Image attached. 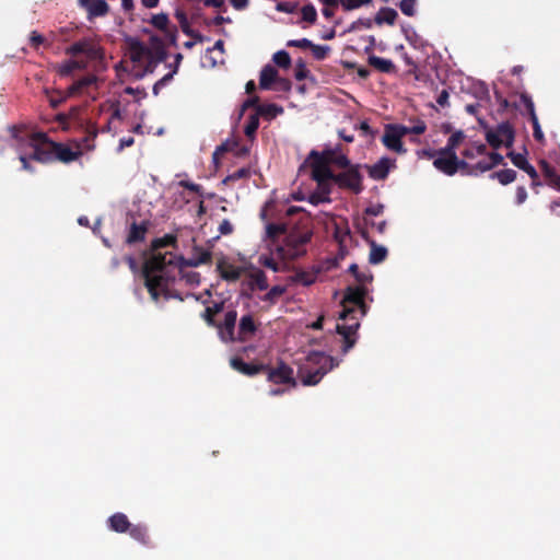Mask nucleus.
Here are the masks:
<instances>
[{
	"mask_svg": "<svg viewBox=\"0 0 560 560\" xmlns=\"http://www.w3.org/2000/svg\"><path fill=\"white\" fill-rule=\"evenodd\" d=\"M212 253L202 246L195 245L189 258L183 256H175L172 253L154 254L143 262L142 277L144 278V285L148 289L153 301L158 302L161 292H165L168 287L167 279L162 272L172 265L178 267H198L203 264L211 262Z\"/></svg>",
	"mask_w": 560,
	"mask_h": 560,
	"instance_id": "obj_1",
	"label": "nucleus"
},
{
	"mask_svg": "<svg viewBox=\"0 0 560 560\" xmlns=\"http://www.w3.org/2000/svg\"><path fill=\"white\" fill-rule=\"evenodd\" d=\"M368 289L365 285H349L341 301L342 311L339 319L345 320V324H337L336 331L341 336V352L348 353L357 343V331L360 327L359 319L355 314L360 311L361 316H365L368 305L364 302Z\"/></svg>",
	"mask_w": 560,
	"mask_h": 560,
	"instance_id": "obj_2",
	"label": "nucleus"
},
{
	"mask_svg": "<svg viewBox=\"0 0 560 560\" xmlns=\"http://www.w3.org/2000/svg\"><path fill=\"white\" fill-rule=\"evenodd\" d=\"M340 364V360L324 352L312 351L299 368V378L304 386L317 385L322 378Z\"/></svg>",
	"mask_w": 560,
	"mask_h": 560,
	"instance_id": "obj_3",
	"label": "nucleus"
},
{
	"mask_svg": "<svg viewBox=\"0 0 560 560\" xmlns=\"http://www.w3.org/2000/svg\"><path fill=\"white\" fill-rule=\"evenodd\" d=\"M98 130L95 124H90L86 127L84 137L77 142V150H72L62 143L52 142L54 161L58 160L63 163H70L78 160L82 155V150H93L94 141L97 137Z\"/></svg>",
	"mask_w": 560,
	"mask_h": 560,
	"instance_id": "obj_4",
	"label": "nucleus"
},
{
	"mask_svg": "<svg viewBox=\"0 0 560 560\" xmlns=\"http://www.w3.org/2000/svg\"><path fill=\"white\" fill-rule=\"evenodd\" d=\"M311 231H294L285 236V242L282 247L278 248L279 254L283 258L296 259L306 253L305 245L311 241Z\"/></svg>",
	"mask_w": 560,
	"mask_h": 560,
	"instance_id": "obj_5",
	"label": "nucleus"
},
{
	"mask_svg": "<svg viewBox=\"0 0 560 560\" xmlns=\"http://www.w3.org/2000/svg\"><path fill=\"white\" fill-rule=\"evenodd\" d=\"M325 154H331V151H324L322 154L317 151L310 153L312 178L317 183V186L330 185L335 182L336 174L330 170V160Z\"/></svg>",
	"mask_w": 560,
	"mask_h": 560,
	"instance_id": "obj_6",
	"label": "nucleus"
},
{
	"mask_svg": "<svg viewBox=\"0 0 560 560\" xmlns=\"http://www.w3.org/2000/svg\"><path fill=\"white\" fill-rule=\"evenodd\" d=\"M32 152L30 159L40 163L54 161L52 141L48 140L45 133H34L30 140Z\"/></svg>",
	"mask_w": 560,
	"mask_h": 560,
	"instance_id": "obj_7",
	"label": "nucleus"
},
{
	"mask_svg": "<svg viewBox=\"0 0 560 560\" xmlns=\"http://www.w3.org/2000/svg\"><path fill=\"white\" fill-rule=\"evenodd\" d=\"M406 135V126L398 124H388L385 125L382 142L388 150L394 151L398 154H405L407 150L404 147L401 139Z\"/></svg>",
	"mask_w": 560,
	"mask_h": 560,
	"instance_id": "obj_8",
	"label": "nucleus"
},
{
	"mask_svg": "<svg viewBox=\"0 0 560 560\" xmlns=\"http://www.w3.org/2000/svg\"><path fill=\"white\" fill-rule=\"evenodd\" d=\"M486 140L493 149H499L502 145L511 148L514 141L513 127L508 121L501 122L495 129H489L486 132Z\"/></svg>",
	"mask_w": 560,
	"mask_h": 560,
	"instance_id": "obj_9",
	"label": "nucleus"
},
{
	"mask_svg": "<svg viewBox=\"0 0 560 560\" xmlns=\"http://www.w3.org/2000/svg\"><path fill=\"white\" fill-rule=\"evenodd\" d=\"M362 175L359 171V165L351 166L341 173L336 174L335 184L341 189H349L354 194H360L363 190Z\"/></svg>",
	"mask_w": 560,
	"mask_h": 560,
	"instance_id": "obj_10",
	"label": "nucleus"
},
{
	"mask_svg": "<svg viewBox=\"0 0 560 560\" xmlns=\"http://www.w3.org/2000/svg\"><path fill=\"white\" fill-rule=\"evenodd\" d=\"M267 375V380L275 384H289L293 387L296 386V380L293 376V369L285 364L283 361H279L276 368L266 365L262 371Z\"/></svg>",
	"mask_w": 560,
	"mask_h": 560,
	"instance_id": "obj_11",
	"label": "nucleus"
},
{
	"mask_svg": "<svg viewBox=\"0 0 560 560\" xmlns=\"http://www.w3.org/2000/svg\"><path fill=\"white\" fill-rule=\"evenodd\" d=\"M237 320L236 310H230L224 315L222 323H217L215 328L219 329L220 336L224 341H235V325Z\"/></svg>",
	"mask_w": 560,
	"mask_h": 560,
	"instance_id": "obj_12",
	"label": "nucleus"
},
{
	"mask_svg": "<svg viewBox=\"0 0 560 560\" xmlns=\"http://www.w3.org/2000/svg\"><path fill=\"white\" fill-rule=\"evenodd\" d=\"M217 271L223 280L234 282L241 278L244 269L231 264L224 256H222L217 260Z\"/></svg>",
	"mask_w": 560,
	"mask_h": 560,
	"instance_id": "obj_13",
	"label": "nucleus"
},
{
	"mask_svg": "<svg viewBox=\"0 0 560 560\" xmlns=\"http://www.w3.org/2000/svg\"><path fill=\"white\" fill-rule=\"evenodd\" d=\"M79 5L86 11L89 21L105 16L109 12V5L105 0H79Z\"/></svg>",
	"mask_w": 560,
	"mask_h": 560,
	"instance_id": "obj_14",
	"label": "nucleus"
},
{
	"mask_svg": "<svg viewBox=\"0 0 560 560\" xmlns=\"http://www.w3.org/2000/svg\"><path fill=\"white\" fill-rule=\"evenodd\" d=\"M395 166V160L389 158H382L375 164L368 167L369 176L375 180H384L390 171Z\"/></svg>",
	"mask_w": 560,
	"mask_h": 560,
	"instance_id": "obj_15",
	"label": "nucleus"
},
{
	"mask_svg": "<svg viewBox=\"0 0 560 560\" xmlns=\"http://www.w3.org/2000/svg\"><path fill=\"white\" fill-rule=\"evenodd\" d=\"M230 365L233 370L246 376L257 375L258 373H261L266 369V365L262 363H246L240 357L231 358Z\"/></svg>",
	"mask_w": 560,
	"mask_h": 560,
	"instance_id": "obj_16",
	"label": "nucleus"
},
{
	"mask_svg": "<svg viewBox=\"0 0 560 560\" xmlns=\"http://www.w3.org/2000/svg\"><path fill=\"white\" fill-rule=\"evenodd\" d=\"M257 325L250 314L241 317L238 323L237 336L235 340L245 342L249 340L256 332Z\"/></svg>",
	"mask_w": 560,
	"mask_h": 560,
	"instance_id": "obj_17",
	"label": "nucleus"
},
{
	"mask_svg": "<svg viewBox=\"0 0 560 560\" xmlns=\"http://www.w3.org/2000/svg\"><path fill=\"white\" fill-rule=\"evenodd\" d=\"M66 52L71 56L85 54L90 58H96L100 55V49L91 40L82 39L68 47Z\"/></svg>",
	"mask_w": 560,
	"mask_h": 560,
	"instance_id": "obj_18",
	"label": "nucleus"
},
{
	"mask_svg": "<svg viewBox=\"0 0 560 560\" xmlns=\"http://www.w3.org/2000/svg\"><path fill=\"white\" fill-rule=\"evenodd\" d=\"M149 229V221H142L141 223L132 222L126 237V243L132 245L136 243L143 242Z\"/></svg>",
	"mask_w": 560,
	"mask_h": 560,
	"instance_id": "obj_19",
	"label": "nucleus"
},
{
	"mask_svg": "<svg viewBox=\"0 0 560 560\" xmlns=\"http://www.w3.org/2000/svg\"><path fill=\"white\" fill-rule=\"evenodd\" d=\"M152 56H151V52L150 50L141 43L137 42L135 43L132 46H131V50H130V59L133 61V62H143L144 59H149V62L145 67V71H150L152 72V60H151Z\"/></svg>",
	"mask_w": 560,
	"mask_h": 560,
	"instance_id": "obj_20",
	"label": "nucleus"
},
{
	"mask_svg": "<svg viewBox=\"0 0 560 560\" xmlns=\"http://www.w3.org/2000/svg\"><path fill=\"white\" fill-rule=\"evenodd\" d=\"M539 166L542 173V176L545 177L546 184L556 189L557 191H560V175L557 173L553 166H551L547 161L541 160L539 162Z\"/></svg>",
	"mask_w": 560,
	"mask_h": 560,
	"instance_id": "obj_21",
	"label": "nucleus"
},
{
	"mask_svg": "<svg viewBox=\"0 0 560 560\" xmlns=\"http://www.w3.org/2000/svg\"><path fill=\"white\" fill-rule=\"evenodd\" d=\"M107 525L110 530L116 533H127L131 523L126 514L117 512L108 517Z\"/></svg>",
	"mask_w": 560,
	"mask_h": 560,
	"instance_id": "obj_22",
	"label": "nucleus"
},
{
	"mask_svg": "<svg viewBox=\"0 0 560 560\" xmlns=\"http://www.w3.org/2000/svg\"><path fill=\"white\" fill-rule=\"evenodd\" d=\"M433 166L441 173L453 176L457 173L456 159L438 156L433 160Z\"/></svg>",
	"mask_w": 560,
	"mask_h": 560,
	"instance_id": "obj_23",
	"label": "nucleus"
},
{
	"mask_svg": "<svg viewBox=\"0 0 560 560\" xmlns=\"http://www.w3.org/2000/svg\"><path fill=\"white\" fill-rule=\"evenodd\" d=\"M248 282H247V285L248 288L254 291L256 289L260 290V291H265L268 289V280H267V276L266 273L260 270V269H257L253 272H250L248 275Z\"/></svg>",
	"mask_w": 560,
	"mask_h": 560,
	"instance_id": "obj_24",
	"label": "nucleus"
},
{
	"mask_svg": "<svg viewBox=\"0 0 560 560\" xmlns=\"http://www.w3.org/2000/svg\"><path fill=\"white\" fill-rule=\"evenodd\" d=\"M301 20L298 22L302 26V28H307L311 25H314L317 21V11L312 3L304 4L300 9Z\"/></svg>",
	"mask_w": 560,
	"mask_h": 560,
	"instance_id": "obj_25",
	"label": "nucleus"
},
{
	"mask_svg": "<svg viewBox=\"0 0 560 560\" xmlns=\"http://www.w3.org/2000/svg\"><path fill=\"white\" fill-rule=\"evenodd\" d=\"M278 80V71L275 67L267 65L260 71L259 86L262 90L270 89L271 84Z\"/></svg>",
	"mask_w": 560,
	"mask_h": 560,
	"instance_id": "obj_26",
	"label": "nucleus"
},
{
	"mask_svg": "<svg viewBox=\"0 0 560 560\" xmlns=\"http://www.w3.org/2000/svg\"><path fill=\"white\" fill-rule=\"evenodd\" d=\"M397 16H398V13L395 9L388 8V7L381 8L374 18V23L377 25H382V24L394 25Z\"/></svg>",
	"mask_w": 560,
	"mask_h": 560,
	"instance_id": "obj_27",
	"label": "nucleus"
},
{
	"mask_svg": "<svg viewBox=\"0 0 560 560\" xmlns=\"http://www.w3.org/2000/svg\"><path fill=\"white\" fill-rule=\"evenodd\" d=\"M96 83V77L94 74L85 75L75 82H73L67 90L68 95L74 96L83 92L90 85Z\"/></svg>",
	"mask_w": 560,
	"mask_h": 560,
	"instance_id": "obj_28",
	"label": "nucleus"
},
{
	"mask_svg": "<svg viewBox=\"0 0 560 560\" xmlns=\"http://www.w3.org/2000/svg\"><path fill=\"white\" fill-rule=\"evenodd\" d=\"M130 535V537L138 542H140L143 546L150 545V536L148 534V528L145 525L142 524H136L130 525L129 529L127 530Z\"/></svg>",
	"mask_w": 560,
	"mask_h": 560,
	"instance_id": "obj_29",
	"label": "nucleus"
},
{
	"mask_svg": "<svg viewBox=\"0 0 560 560\" xmlns=\"http://www.w3.org/2000/svg\"><path fill=\"white\" fill-rule=\"evenodd\" d=\"M331 185L317 186V189L308 196V202L318 206L319 203L330 202L329 195Z\"/></svg>",
	"mask_w": 560,
	"mask_h": 560,
	"instance_id": "obj_30",
	"label": "nucleus"
},
{
	"mask_svg": "<svg viewBox=\"0 0 560 560\" xmlns=\"http://www.w3.org/2000/svg\"><path fill=\"white\" fill-rule=\"evenodd\" d=\"M368 62L370 66L383 73H390L395 70V65L389 59L372 55L369 57Z\"/></svg>",
	"mask_w": 560,
	"mask_h": 560,
	"instance_id": "obj_31",
	"label": "nucleus"
},
{
	"mask_svg": "<svg viewBox=\"0 0 560 560\" xmlns=\"http://www.w3.org/2000/svg\"><path fill=\"white\" fill-rule=\"evenodd\" d=\"M259 117H264L268 120L276 118L278 115L283 113V108L277 104H260L257 105L255 112Z\"/></svg>",
	"mask_w": 560,
	"mask_h": 560,
	"instance_id": "obj_32",
	"label": "nucleus"
},
{
	"mask_svg": "<svg viewBox=\"0 0 560 560\" xmlns=\"http://www.w3.org/2000/svg\"><path fill=\"white\" fill-rule=\"evenodd\" d=\"M224 310V302H217L212 306H207L201 314L202 319L207 323L208 326H217V320L214 316L221 313Z\"/></svg>",
	"mask_w": 560,
	"mask_h": 560,
	"instance_id": "obj_33",
	"label": "nucleus"
},
{
	"mask_svg": "<svg viewBox=\"0 0 560 560\" xmlns=\"http://www.w3.org/2000/svg\"><path fill=\"white\" fill-rule=\"evenodd\" d=\"M86 63L80 60H68L65 63L58 66L57 72L60 77H69L73 73L74 70H83L85 69Z\"/></svg>",
	"mask_w": 560,
	"mask_h": 560,
	"instance_id": "obj_34",
	"label": "nucleus"
},
{
	"mask_svg": "<svg viewBox=\"0 0 560 560\" xmlns=\"http://www.w3.org/2000/svg\"><path fill=\"white\" fill-rule=\"evenodd\" d=\"M371 252L369 256V261L373 265H377L383 262L387 257V248L381 245H377L374 241H370Z\"/></svg>",
	"mask_w": 560,
	"mask_h": 560,
	"instance_id": "obj_35",
	"label": "nucleus"
},
{
	"mask_svg": "<svg viewBox=\"0 0 560 560\" xmlns=\"http://www.w3.org/2000/svg\"><path fill=\"white\" fill-rule=\"evenodd\" d=\"M177 244V237L173 234H165L163 237L154 238L151 243V249L154 254H158L156 252L164 247H176Z\"/></svg>",
	"mask_w": 560,
	"mask_h": 560,
	"instance_id": "obj_36",
	"label": "nucleus"
},
{
	"mask_svg": "<svg viewBox=\"0 0 560 560\" xmlns=\"http://www.w3.org/2000/svg\"><path fill=\"white\" fill-rule=\"evenodd\" d=\"M517 173L512 168H505L490 174V178L498 179L501 185H509L516 179Z\"/></svg>",
	"mask_w": 560,
	"mask_h": 560,
	"instance_id": "obj_37",
	"label": "nucleus"
},
{
	"mask_svg": "<svg viewBox=\"0 0 560 560\" xmlns=\"http://www.w3.org/2000/svg\"><path fill=\"white\" fill-rule=\"evenodd\" d=\"M258 127H259V116L256 113L250 114L248 116L246 125L244 127V133L250 141H253L255 139L256 131H257Z\"/></svg>",
	"mask_w": 560,
	"mask_h": 560,
	"instance_id": "obj_38",
	"label": "nucleus"
},
{
	"mask_svg": "<svg viewBox=\"0 0 560 560\" xmlns=\"http://www.w3.org/2000/svg\"><path fill=\"white\" fill-rule=\"evenodd\" d=\"M316 273L301 270L291 277V281L302 283L303 285H311L316 281Z\"/></svg>",
	"mask_w": 560,
	"mask_h": 560,
	"instance_id": "obj_39",
	"label": "nucleus"
},
{
	"mask_svg": "<svg viewBox=\"0 0 560 560\" xmlns=\"http://www.w3.org/2000/svg\"><path fill=\"white\" fill-rule=\"evenodd\" d=\"M349 272L355 278V280L360 283V285H364L373 280V276L371 272H361L357 264H352L349 266Z\"/></svg>",
	"mask_w": 560,
	"mask_h": 560,
	"instance_id": "obj_40",
	"label": "nucleus"
},
{
	"mask_svg": "<svg viewBox=\"0 0 560 560\" xmlns=\"http://www.w3.org/2000/svg\"><path fill=\"white\" fill-rule=\"evenodd\" d=\"M487 153V145L483 143L472 144L463 151V156L466 159H475Z\"/></svg>",
	"mask_w": 560,
	"mask_h": 560,
	"instance_id": "obj_41",
	"label": "nucleus"
},
{
	"mask_svg": "<svg viewBox=\"0 0 560 560\" xmlns=\"http://www.w3.org/2000/svg\"><path fill=\"white\" fill-rule=\"evenodd\" d=\"M287 291V288L283 287V285H273L272 288L269 289V291L265 294V296L262 298V300L265 302H269L271 304H275L277 302V300L283 295Z\"/></svg>",
	"mask_w": 560,
	"mask_h": 560,
	"instance_id": "obj_42",
	"label": "nucleus"
},
{
	"mask_svg": "<svg viewBox=\"0 0 560 560\" xmlns=\"http://www.w3.org/2000/svg\"><path fill=\"white\" fill-rule=\"evenodd\" d=\"M285 232V224L269 223L266 226V235L271 241H275L278 236L284 234Z\"/></svg>",
	"mask_w": 560,
	"mask_h": 560,
	"instance_id": "obj_43",
	"label": "nucleus"
},
{
	"mask_svg": "<svg viewBox=\"0 0 560 560\" xmlns=\"http://www.w3.org/2000/svg\"><path fill=\"white\" fill-rule=\"evenodd\" d=\"M273 62L283 69H288L291 67V57L288 51L279 50L272 57Z\"/></svg>",
	"mask_w": 560,
	"mask_h": 560,
	"instance_id": "obj_44",
	"label": "nucleus"
},
{
	"mask_svg": "<svg viewBox=\"0 0 560 560\" xmlns=\"http://www.w3.org/2000/svg\"><path fill=\"white\" fill-rule=\"evenodd\" d=\"M151 24L162 31V32H165L170 28L168 24H170V20H168V16L167 14L165 13H159V14H154L151 19Z\"/></svg>",
	"mask_w": 560,
	"mask_h": 560,
	"instance_id": "obj_45",
	"label": "nucleus"
},
{
	"mask_svg": "<svg viewBox=\"0 0 560 560\" xmlns=\"http://www.w3.org/2000/svg\"><path fill=\"white\" fill-rule=\"evenodd\" d=\"M69 97H71V95H68V90L65 92L56 90L54 95L49 96V104L52 108H58Z\"/></svg>",
	"mask_w": 560,
	"mask_h": 560,
	"instance_id": "obj_46",
	"label": "nucleus"
},
{
	"mask_svg": "<svg viewBox=\"0 0 560 560\" xmlns=\"http://www.w3.org/2000/svg\"><path fill=\"white\" fill-rule=\"evenodd\" d=\"M312 50L313 57L316 60H324L327 58L330 52V47L327 45H316L313 43V46L310 48Z\"/></svg>",
	"mask_w": 560,
	"mask_h": 560,
	"instance_id": "obj_47",
	"label": "nucleus"
},
{
	"mask_svg": "<svg viewBox=\"0 0 560 560\" xmlns=\"http://www.w3.org/2000/svg\"><path fill=\"white\" fill-rule=\"evenodd\" d=\"M325 156H327L331 163L336 164L337 166H339L341 168L349 170L351 166H353L351 164L350 160L343 154L334 156V152L331 151V154H325Z\"/></svg>",
	"mask_w": 560,
	"mask_h": 560,
	"instance_id": "obj_48",
	"label": "nucleus"
},
{
	"mask_svg": "<svg viewBox=\"0 0 560 560\" xmlns=\"http://www.w3.org/2000/svg\"><path fill=\"white\" fill-rule=\"evenodd\" d=\"M183 268L184 267H179V271L182 273V278L186 281V283L189 285H199L201 280L200 273L196 271L185 272Z\"/></svg>",
	"mask_w": 560,
	"mask_h": 560,
	"instance_id": "obj_49",
	"label": "nucleus"
},
{
	"mask_svg": "<svg viewBox=\"0 0 560 560\" xmlns=\"http://www.w3.org/2000/svg\"><path fill=\"white\" fill-rule=\"evenodd\" d=\"M258 262L261 266H264L266 268H269V269H271L275 272H278V271L282 270L280 265L271 256L261 255L259 257V259H258Z\"/></svg>",
	"mask_w": 560,
	"mask_h": 560,
	"instance_id": "obj_50",
	"label": "nucleus"
},
{
	"mask_svg": "<svg viewBox=\"0 0 560 560\" xmlns=\"http://www.w3.org/2000/svg\"><path fill=\"white\" fill-rule=\"evenodd\" d=\"M249 175H250V170L247 167H242V168L233 172L232 174L228 175L224 178L223 183L236 182L242 178H248Z\"/></svg>",
	"mask_w": 560,
	"mask_h": 560,
	"instance_id": "obj_51",
	"label": "nucleus"
},
{
	"mask_svg": "<svg viewBox=\"0 0 560 560\" xmlns=\"http://www.w3.org/2000/svg\"><path fill=\"white\" fill-rule=\"evenodd\" d=\"M508 158L512 161V163L520 170H523L529 162L527 161L526 156L522 153L516 152H509Z\"/></svg>",
	"mask_w": 560,
	"mask_h": 560,
	"instance_id": "obj_52",
	"label": "nucleus"
},
{
	"mask_svg": "<svg viewBox=\"0 0 560 560\" xmlns=\"http://www.w3.org/2000/svg\"><path fill=\"white\" fill-rule=\"evenodd\" d=\"M417 0H401L399 3L400 11L407 16H413L416 14Z\"/></svg>",
	"mask_w": 560,
	"mask_h": 560,
	"instance_id": "obj_53",
	"label": "nucleus"
},
{
	"mask_svg": "<svg viewBox=\"0 0 560 560\" xmlns=\"http://www.w3.org/2000/svg\"><path fill=\"white\" fill-rule=\"evenodd\" d=\"M373 22L374 20H371V19H359L357 21H354L350 27H349V32H355V31H361V30H368V28H371L372 25H373Z\"/></svg>",
	"mask_w": 560,
	"mask_h": 560,
	"instance_id": "obj_54",
	"label": "nucleus"
},
{
	"mask_svg": "<svg viewBox=\"0 0 560 560\" xmlns=\"http://www.w3.org/2000/svg\"><path fill=\"white\" fill-rule=\"evenodd\" d=\"M232 152L236 158H245L249 154L250 148L246 144H241L238 141H232Z\"/></svg>",
	"mask_w": 560,
	"mask_h": 560,
	"instance_id": "obj_55",
	"label": "nucleus"
},
{
	"mask_svg": "<svg viewBox=\"0 0 560 560\" xmlns=\"http://www.w3.org/2000/svg\"><path fill=\"white\" fill-rule=\"evenodd\" d=\"M308 73H310V71L306 68L305 61L303 59H299L295 63V73H294L295 79L298 81H302V80L306 79Z\"/></svg>",
	"mask_w": 560,
	"mask_h": 560,
	"instance_id": "obj_56",
	"label": "nucleus"
},
{
	"mask_svg": "<svg viewBox=\"0 0 560 560\" xmlns=\"http://www.w3.org/2000/svg\"><path fill=\"white\" fill-rule=\"evenodd\" d=\"M456 167L457 172L460 171L463 175L476 176L477 172H474V167L471 164H468L465 160H459L456 158Z\"/></svg>",
	"mask_w": 560,
	"mask_h": 560,
	"instance_id": "obj_57",
	"label": "nucleus"
},
{
	"mask_svg": "<svg viewBox=\"0 0 560 560\" xmlns=\"http://www.w3.org/2000/svg\"><path fill=\"white\" fill-rule=\"evenodd\" d=\"M371 0H340L341 5L346 11L358 9L364 4L370 3Z\"/></svg>",
	"mask_w": 560,
	"mask_h": 560,
	"instance_id": "obj_58",
	"label": "nucleus"
},
{
	"mask_svg": "<svg viewBox=\"0 0 560 560\" xmlns=\"http://www.w3.org/2000/svg\"><path fill=\"white\" fill-rule=\"evenodd\" d=\"M425 130H427V125L421 119H418L416 121V124L413 126H411V127H407L406 126L407 135H410V133H412V135H422V133L425 132Z\"/></svg>",
	"mask_w": 560,
	"mask_h": 560,
	"instance_id": "obj_59",
	"label": "nucleus"
},
{
	"mask_svg": "<svg viewBox=\"0 0 560 560\" xmlns=\"http://www.w3.org/2000/svg\"><path fill=\"white\" fill-rule=\"evenodd\" d=\"M288 47H296L302 49H310L313 46V42L307 38L290 39L287 42Z\"/></svg>",
	"mask_w": 560,
	"mask_h": 560,
	"instance_id": "obj_60",
	"label": "nucleus"
},
{
	"mask_svg": "<svg viewBox=\"0 0 560 560\" xmlns=\"http://www.w3.org/2000/svg\"><path fill=\"white\" fill-rule=\"evenodd\" d=\"M438 156L456 159V149L447 142L444 148L438 150Z\"/></svg>",
	"mask_w": 560,
	"mask_h": 560,
	"instance_id": "obj_61",
	"label": "nucleus"
},
{
	"mask_svg": "<svg viewBox=\"0 0 560 560\" xmlns=\"http://www.w3.org/2000/svg\"><path fill=\"white\" fill-rule=\"evenodd\" d=\"M175 16L176 19L178 20L183 31L187 34V35H190L191 32L189 30V24H188V19H187V15L185 12L183 11H176L175 13Z\"/></svg>",
	"mask_w": 560,
	"mask_h": 560,
	"instance_id": "obj_62",
	"label": "nucleus"
},
{
	"mask_svg": "<svg viewBox=\"0 0 560 560\" xmlns=\"http://www.w3.org/2000/svg\"><path fill=\"white\" fill-rule=\"evenodd\" d=\"M465 138V135L462 130H457L451 135L447 142L453 145L455 149L459 147V144L463 142Z\"/></svg>",
	"mask_w": 560,
	"mask_h": 560,
	"instance_id": "obj_63",
	"label": "nucleus"
},
{
	"mask_svg": "<svg viewBox=\"0 0 560 560\" xmlns=\"http://www.w3.org/2000/svg\"><path fill=\"white\" fill-rule=\"evenodd\" d=\"M384 211V206L381 203L372 205L364 210V217H377Z\"/></svg>",
	"mask_w": 560,
	"mask_h": 560,
	"instance_id": "obj_64",
	"label": "nucleus"
}]
</instances>
